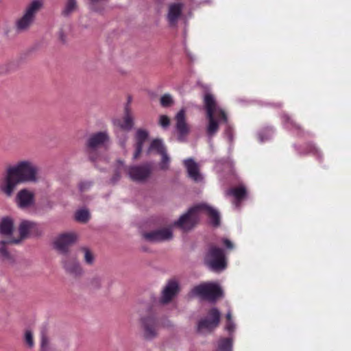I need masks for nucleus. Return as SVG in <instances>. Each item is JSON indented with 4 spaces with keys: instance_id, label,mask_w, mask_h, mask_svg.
Instances as JSON below:
<instances>
[{
    "instance_id": "obj_6",
    "label": "nucleus",
    "mask_w": 351,
    "mask_h": 351,
    "mask_svg": "<svg viewBox=\"0 0 351 351\" xmlns=\"http://www.w3.org/2000/svg\"><path fill=\"white\" fill-rule=\"evenodd\" d=\"M205 264L214 271H223L226 267L223 250L215 246H211L204 258Z\"/></svg>"
},
{
    "instance_id": "obj_18",
    "label": "nucleus",
    "mask_w": 351,
    "mask_h": 351,
    "mask_svg": "<svg viewBox=\"0 0 351 351\" xmlns=\"http://www.w3.org/2000/svg\"><path fill=\"white\" fill-rule=\"evenodd\" d=\"M16 200L20 208H26L34 204V195L27 189H22L18 193Z\"/></svg>"
},
{
    "instance_id": "obj_19",
    "label": "nucleus",
    "mask_w": 351,
    "mask_h": 351,
    "mask_svg": "<svg viewBox=\"0 0 351 351\" xmlns=\"http://www.w3.org/2000/svg\"><path fill=\"white\" fill-rule=\"evenodd\" d=\"M184 166L186 169L188 176L195 182H200L203 177L199 173V165L195 162L193 158H187L184 160Z\"/></svg>"
},
{
    "instance_id": "obj_12",
    "label": "nucleus",
    "mask_w": 351,
    "mask_h": 351,
    "mask_svg": "<svg viewBox=\"0 0 351 351\" xmlns=\"http://www.w3.org/2000/svg\"><path fill=\"white\" fill-rule=\"evenodd\" d=\"M77 235L73 232L59 235L54 241V247L61 254H66L69 247L77 241Z\"/></svg>"
},
{
    "instance_id": "obj_35",
    "label": "nucleus",
    "mask_w": 351,
    "mask_h": 351,
    "mask_svg": "<svg viewBox=\"0 0 351 351\" xmlns=\"http://www.w3.org/2000/svg\"><path fill=\"white\" fill-rule=\"evenodd\" d=\"M10 241L11 240H9L8 241H1L0 242V254L4 258L8 259V260L11 259V256L10 255V253L5 248V245L7 243L10 244L11 243H10Z\"/></svg>"
},
{
    "instance_id": "obj_43",
    "label": "nucleus",
    "mask_w": 351,
    "mask_h": 351,
    "mask_svg": "<svg viewBox=\"0 0 351 351\" xmlns=\"http://www.w3.org/2000/svg\"><path fill=\"white\" fill-rule=\"evenodd\" d=\"M59 39L62 42L64 43L66 41V35L64 34L62 30H60L59 32Z\"/></svg>"
},
{
    "instance_id": "obj_27",
    "label": "nucleus",
    "mask_w": 351,
    "mask_h": 351,
    "mask_svg": "<svg viewBox=\"0 0 351 351\" xmlns=\"http://www.w3.org/2000/svg\"><path fill=\"white\" fill-rule=\"evenodd\" d=\"M75 219L77 221L86 223L90 219V213L87 209H80L75 213Z\"/></svg>"
},
{
    "instance_id": "obj_30",
    "label": "nucleus",
    "mask_w": 351,
    "mask_h": 351,
    "mask_svg": "<svg viewBox=\"0 0 351 351\" xmlns=\"http://www.w3.org/2000/svg\"><path fill=\"white\" fill-rule=\"evenodd\" d=\"M161 156L162 158L159 163V168L162 171H167L169 168L170 157L167 154V152L161 154Z\"/></svg>"
},
{
    "instance_id": "obj_22",
    "label": "nucleus",
    "mask_w": 351,
    "mask_h": 351,
    "mask_svg": "<svg viewBox=\"0 0 351 351\" xmlns=\"http://www.w3.org/2000/svg\"><path fill=\"white\" fill-rule=\"evenodd\" d=\"M63 267L65 270L71 274L75 276L81 275L83 272L80 263L75 259H71L67 256L62 261Z\"/></svg>"
},
{
    "instance_id": "obj_28",
    "label": "nucleus",
    "mask_w": 351,
    "mask_h": 351,
    "mask_svg": "<svg viewBox=\"0 0 351 351\" xmlns=\"http://www.w3.org/2000/svg\"><path fill=\"white\" fill-rule=\"evenodd\" d=\"M282 121L285 127L289 130H299L300 129V125L291 120V118L287 114H284L282 116Z\"/></svg>"
},
{
    "instance_id": "obj_10",
    "label": "nucleus",
    "mask_w": 351,
    "mask_h": 351,
    "mask_svg": "<svg viewBox=\"0 0 351 351\" xmlns=\"http://www.w3.org/2000/svg\"><path fill=\"white\" fill-rule=\"evenodd\" d=\"M143 337L147 340H152L158 336L159 321L153 316H147L141 319Z\"/></svg>"
},
{
    "instance_id": "obj_3",
    "label": "nucleus",
    "mask_w": 351,
    "mask_h": 351,
    "mask_svg": "<svg viewBox=\"0 0 351 351\" xmlns=\"http://www.w3.org/2000/svg\"><path fill=\"white\" fill-rule=\"evenodd\" d=\"M204 105L208 119L206 128L208 143L210 147H213L212 138L219 130V122L227 123V116L225 112L217 106L215 98L210 94H206L204 96Z\"/></svg>"
},
{
    "instance_id": "obj_4",
    "label": "nucleus",
    "mask_w": 351,
    "mask_h": 351,
    "mask_svg": "<svg viewBox=\"0 0 351 351\" xmlns=\"http://www.w3.org/2000/svg\"><path fill=\"white\" fill-rule=\"evenodd\" d=\"M42 6L41 0H33L27 5L22 16L15 21L14 27L17 33H25L30 29L35 22L36 14Z\"/></svg>"
},
{
    "instance_id": "obj_41",
    "label": "nucleus",
    "mask_w": 351,
    "mask_h": 351,
    "mask_svg": "<svg viewBox=\"0 0 351 351\" xmlns=\"http://www.w3.org/2000/svg\"><path fill=\"white\" fill-rule=\"evenodd\" d=\"M222 241L227 249L231 250L234 247L232 243L229 239H223Z\"/></svg>"
},
{
    "instance_id": "obj_32",
    "label": "nucleus",
    "mask_w": 351,
    "mask_h": 351,
    "mask_svg": "<svg viewBox=\"0 0 351 351\" xmlns=\"http://www.w3.org/2000/svg\"><path fill=\"white\" fill-rule=\"evenodd\" d=\"M82 250L84 254V258L85 263L90 265H93L95 261V256L93 254L87 247H82Z\"/></svg>"
},
{
    "instance_id": "obj_14",
    "label": "nucleus",
    "mask_w": 351,
    "mask_h": 351,
    "mask_svg": "<svg viewBox=\"0 0 351 351\" xmlns=\"http://www.w3.org/2000/svg\"><path fill=\"white\" fill-rule=\"evenodd\" d=\"M184 8L182 3H172L168 5L167 20L171 27L177 25L179 19L181 17Z\"/></svg>"
},
{
    "instance_id": "obj_33",
    "label": "nucleus",
    "mask_w": 351,
    "mask_h": 351,
    "mask_svg": "<svg viewBox=\"0 0 351 351\" xmlns=\"http://www.w3.org/2000/svg\"><path fill=\"white\" fill-rule=\"evenodd\" d=\"M104 278L101 276H96L91 278L90 280V285L93 289H99L102 285Z\"/></svg>"
},
{
    "instance_id": "obj_34",
    "label": "nucleus",
    "mask_w": 351,
    "mask_h": 351,
    "mask_svg": "<svg viewBox=\"0 0 351 351\" xmlns=\"http://www.w3.org/2000/svg\"><path fill=\"white\" fill-rule=\"evenodd\" d=\"M115 132H116L117 137L119 138V145H121V147L123 149H125V146H126V142L128 140L127 134L125 133H124V132L121 131V130H116Z\"/></svg>"
},
{
    "instance_id": "obj_37",
    "label": "nucleus",
    "mask_w": 351,
    "mask_h": 351,
    "mask_svg": "<svg viewBox=\"0 0 351 351\" xmlns=\"http://www.w3.org/2000/svg\"><path fill=\"white\" fill-rule=\"evenodd\" d=\"M226 123V129H225V131H224V135L228 138L229 142L230 143H232L233 142V140H234V137H233V129L227 123Z\"/></svg>"
},
{
    "instance_id": "obj_29",
    "label": "nucleus",
    "mask_w": 351,
    "mask_h": 351,
    "mask_svg": "<svg viewBox=\"0 0 351 351\" xmlns=\"http://www.w3.org/2000/svg\"><path fill=\"white\" fill-rule=\"evenodd\" d=\"M160 103L162 107L168 108L174 104V100L170 94L166 93L161 96Z\"/></svg>"
},
{
    "instance_id": "obj_23",
    "label": "nucleus",
    "mask_w": 351,
    "mask_h": 351,
    "mask_svg": "<svg viewBox=\"0 0 351 351\" xmlns=\"http://www.w3.org/2000/svg\"><path fill=\"white\" fill-rule=\"evenodd\" d=\"M40 351H52L53 346L51 343L47 331L43 329L40 332Z\"/></svg>"
},
{
    "instance_id": "obj_17",
    "label": "nucleus",
    "mask_w": 351,
    "mask_h": 351,
    "mask_svg": "<svg viewBox=\"0 0 351 351\" xmlns=\"http://www.w3.org/2000/svg\"><path fill=\"white\" fill-rule=\"evenodd\" d=\"M179 286L176 280H169L164 287L160 302L162 304L169 303L178 293Z\"/></svg>"
},
{
    "instance_id": "obj_42",
    "label": "nucleus",
    "mask_w": 351,
    "mask_h": 351,
    "mask_svg": "<svg viewBox=\"0 0 351 351\" xmlns=\"http://www.w3.org/2000/svg\"><path fill=\"white\" fill-rule=\"evenodd\" d=\"M90 186V184L88 182L80 183V191H82L85 190L86 189H88Z\"/></svg>"
},
{
    "instance_id": "obj_11",
    "label": "nucleus",
    "mask_w": 351,
    "mask_h": 351,
    "mask_svg": "<svg viewBox=\"0 0 351 351\" xmlns=\"http://www.w3.org/2000/svg\"><path fill=\"white\" fill-rule=\"evenodd\" d=\"M176 130L178 134V140L180 142H184L190 133V126L186 120V110L181 109L175 116Z\"/></svg>"
},
{
    "instance_id": "obj_44",
    "label": "nucleus",
    "mask_w": 351,
    "mask_h": 351,
    "mask_svg": "<svg viewBox=\"0 0 351 351\" xmlns=\"http://www.w3.org/2000/svg\"><path fill=\"white\" fill-rule=\"evenodd\" d=\"M226 319H227V322L228 321H232V312L230 311H228L227 314H226Z\"/></svg>"
},
{
    "instance_id": "obj_26",
    "label": "nucleus",
    "mask_w": 351,
    "mask_h": 351,
    "mask_svg": "<svg viewBox=\"0 0 351 351\" xmlns=\"http://www.w3.org/2000/svg\"><path fill=\"white\" fill-rule=\"evenodd\" d=\"M152 151H156L160 155L167 152V149L163 144L162 141L160 139H155L152 141L147 152L149 153Z\"/></svg>"
},
{
    "instance_id": "obj_36",
    "label": "nucleus",
    "mask_w": 351,
    "mask_h": 351,
    "mask_svg": "<svg viewBox=\"0 0 351 351\" xmlns=\"http://www.w3.org/2000/svg\"><path fill=\"white\" fill-rule=\"evenodd\" d=\"M158 123L163 129H167L170 125V119L167 115H160Z\"/></svg>"
},
{
    "instance_id": "obj_15",
    "label": "nucleus",
    "mask_w": 351,
    "mask_h": 351,
    "mask_svg": "<svg viewBox=\"0 0 351 351\" xmlns=\"http://www.w3.org/2000/svg\"><path fill=\"white\" fill-rule=\"evenodd\" d=\"M143 237L150 242H160L171 239L173 232L170 228H162L146 232Z\"/></svg>"
},
{
    "instance_id": "obj_31",
    "label": "nucleus",
    "mask_w": 351,
    "mask_h": 351,
    "mask_svg": "<svg viewBox=\"0 0 351 351\" xmlns=\"http://www.w3.org/2000/svg\"><path fill=\"white\" fill-rule=\"evenodd\" d=\"M24 341L29 348L34 346L33 332L30 330H26L24 333Z\"/></svg>"
},
{
    "instance_id": "obj_40",
    "label": "nucleus",
    "mask_w": 351,
    "mask_h": 351,
    "mask_svg": "<svg viewBox=\"0 0 351 351\" xmlns=\"http://www.w3.org/2000/svg\"><path fill=\"white\" fill-rule=\"evenodd\" d=\"M11 66V64L2 66L1 68L0 73H6L10 72L12 70V69L10 68Z\"/></svg>"
},
{
    "instance_id": "obj_2",
    "label": "nucleus",
    "mask_w": 351,
    "mask_h": 351,
    "mask_svg": "<svg viewBox=\"0 0 351 351\" xmlns=\"http://www.w3.org/2000/svg\"><path fill=\"white\" fill-rule=\"evenodd\" d=\"M202 214H206L210 217L213 226L217 227L219 226L220 217L219 212L204 203L198 204L189 208L186 213L174 221L173 224L184 231L191 230L198 223L199 217Z\"/></svg>"
},
{
    "instance_id": "obj_38",
    "label": "nucleus",
    "mask_w": 351,
    "mask_h": 351,
    "mask_svg": "<svg viewBox=\"0 0 351 351\" xmlns=\"http://www.w3.org/2000/svg\"><path fill=\"white\" fill-rule=\"evenodd\" d=\"M265 132H266V136L265 137L264 136L263 134V133H260L258 134V138H259V141L261 142H263L265 141V140H267L269 138V137L271 136V134H273V130L272 128H267L266 130H265Z\"/></svg>"
},
{
    "instance_id": "obj_13",
    "label": "nucleus",
    "mask_w": 351,
    "mask_h": 351,
    "mask_svg": "<svg viewBox=\"0 0 351 351\" xmlns=\"http://www.w3.org/2000/svg\"><path fill=\"white\" fill-rule=\"evenodd\" d=\"M19 231L20 234V238L17 239H11L10 243L18 244L21 241V240L27 238L29 235L37 234L40 231V227L34 221L23 220L19 226Z\"/></svg>"
},
{
    "instance_id": "obj_20",
    "label": "nucleus",
    "mask_w": 351,
    "mask_h": 351,
    "mask_svg": "<svg viewBox=\"0 0 351 351\" xmlns=\"http://www.w3.org/2000/svg\"><path fill=\"white\" fill-rule=\"evenodd\" d=\"M149 136L147 130L143 129H138L135 134V152L133 155V160H136L142 152L143 146Z\"/></svg>"
},
{
    "instance_id": "obj_8",
    "label": "nucleus",
    "mask_w": 351,
    "mask_h": 351,
    "mask_svg": "<svg viewBox=\"0 0 351 351\" xmlns=\"http://www.w3.org/2000/svg\"><path fill=\"white\" fill-rule=\"evenodd\" d=\"M221 313L217 308H211L207 316L201 319L197 326V332L207 334L213 331L219 324Z\"/></svg>"
},
{
    "instance_id": "obj_25",
    "label": "nucleus",
    "mask_w": 351,
    "mask_h": 351,
    "mask_svg": "<svg viewBox=\"0 0 351 351\" xmlns=\"http://www.w3.org/2000/svg\"><path fill=\"white\" fill-rule=\"evenodd\" d=\"M77 10V3L76 0H67L64 8L62 10V15L69 16L73 12Z\"/></svg>"
},
{
    "instance_id": "obj_5",
    "label": "nucleus",
    "mask_w": 351,
    "mask_h": 351,
    "mask_svg": "<svg viewBox=\"0 0 351 351\" xmlns=\"http://www.w3.org/2000/svg\"><path fill=\"white\" fill-rule=\"evenodd\" d=\"M192 296H197L202 299L215 302L222 297L223 291L220 286L214 282H205L194 287L191 291Z\"/></svg>"
},
{
    "instance_id": "obj_16",
    "label": "nucleus",
    "mask_w": 351,
    "mask_h": 351,
    "mask_svg": "<svg viewBox=\"0 0 351 351\" xmlns=\"http://www.w3.org/2000/svg\"><path fill=\"white\" fill-rule=\"evenodd\" d=\"M133 117L130 111L129 105L125 107L124 117L123 121L121 119L113 120V124L117 128L116 130L130 131L133 128Z\"/></svg>"
},
{
    "instance_id": "obj_45",
    "label": "nucleus",
    "mask_w": 351,
    "mask_h": 351,
    "mask_svg": "<svg viewBox=\"0 0 351 351\" xmlns=\"http://www.w3.org/2000/svg\"><path fill=\"white\" fill-rule=\"evenodd\" d=\"M311 152H314L315 154H317V156L319 157L320 153H319V152L318 151V149L315 147L313 146L312 147Z\"/></svg>"
},
{
    "instance_id": "obj_24",
    "label": "nucleus",
    "mask_w": 351,
    "mask_h": 351,
    "mask_svg": "<svg viewBox=\"0 0 351 351\" xmlns=\"http://www.w3.org/2000/svg\"><path fill=\"white\" fill-rule=\"evenodd\" d=\"M13 231V221L9 217L3 218L0 222V232L3 235H10Z\"/></svg>"
},
{
    "instance_id": "obj_39",
    "label": "nucleus",
    "mask_w": 351,
    "mask_h": 351,
    "mask_svg": "<svg viewBox=\"0 0 351 351\" xmlns=\"http://www.w3.org/2000/svg\"><path fill=\"white\" fill-rule=\"evenodd\" d=\"M225 329L230 333L233 332L235 329V324H234V322L233 321H228L227 324L226 325Z\"/></svg>"
},
{
    "instance_id": "obj_9",
    "label": "nucleus",
    "mask_w": 351,
    "mask_h": 351,
    "mask_svg": "<svg viewBox=\"0 0 351 351\" xmlns=\"http://www.w3.org/2000/svg\"><path fill=\"white\" fill-rule=\"evenodd\" d=\"M152 169V165L149 162L141 165H132L128 168V174L132 180L143 182L149 178Z\"/></svg>"
},
{
    "instance_id": "obj_7",
    "label": "nucleus",
    "mask_w": 351,
    "mask_h": 351,
    "mask_svg": "<svg viewBox=\"0 0 351 351\" xmlns=\"http://www.w3.org/2000/svg\"><path fill=\"white\" fill-rule=\"evenodd\" d=\"M110 141L108 133L106 131L92 134L86 141L87 152L89 159L95 162V153L98 148L105 145Z\"/></svg>"
},
{
    "instance_id": "obj_1",
    "label": "nucleus",
    "mask_w": 351,
    "mask_h": 351,
    "mask_svg": "<svg viewBox=\"0 0 351 351\" xmlns=\"http://www.w3.org/2000/svg\"><path fill=\"white\" fill-rule=\"evenodd\" d=\"M38 173L39 168L32 160H20L7 168L3 183L0 185V191L10 197L19 184L38 182Z\"/></svg>"
},
{
    "instance_id": "obj_21",
    "label": "nucleus",
    "mask_w": 351,
    "mask_h": 351,
    "mask_svg": "<svg viewBox=\"0 0 351 351\" xmlns=\"http://www.w3.org/2000/svg\"><path fill=\"white\" fill-rule=\"evenodd\" d=\"M247 194L246 188L244 185H239L238 187L231 188L225 192L226 197L232 196L234 198L233 204L236 208H239L240 202Z\"/></svg>"
}]
</instances>
